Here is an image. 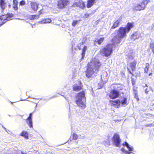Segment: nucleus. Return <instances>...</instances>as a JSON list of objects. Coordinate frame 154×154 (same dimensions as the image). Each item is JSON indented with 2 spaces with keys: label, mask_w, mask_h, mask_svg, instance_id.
I'll list each match as a JSON object with an SVG mask.
<instances>
[{
  "label": "nucleus",
  "mask_w": 154,
  "mask_h": 154,
  "mask_svg": "<svg viewBox=\"0 0 154 154\" xmlns=\"http://www.w3.org/2000/svg\"><path fill=\"white\" fill-rule=\"evenodd\" d=\"M75 5L82 9H83L85 7L84 2L82 0H78L75 2Z\"/></svg>",
  "instance_id": "11"
},
{
  "label": "nucleus",
  "mask_w": 154,
  "mask_h": 154,
  "mask_svg": "<svg viewBox=\"0 0 154 154\" xmlns=\"http://www.w3.org/2000/svg\"><path fill=\"white\" fill-rule=\"evenodd\" d=\"M120 95L119 91L116 90H111L109 95V97L111 99H114L119 97Z\"/></svg>",
  "instance_id": "7"
},
{
  "label": "nucleus",
  "mask_w": 154,
  "mask_h": 154,
  "mask_svg": "<svg viewBox=\"0 0 154 154\" xmlns=\"http://www.w3.org/2000/svg\"><path fill=\"white\" fill-rule=\"evenodd\" d=\"M32 17H34L35 19H38L39 17V15H33Z\"/></svg>",
  "instance_id": "32"
},
{
  "label": "nucleus",
  "mask_w": 154,
  "mask_h": 154,
  "mask_svg": "<svg viewBox=\"0 0 154 154\" xmlns=\"http://www.w3.org/2000/svg\"><path fill=\"white\" fill-rule=\"evenodd\" d=\"M122 151L124 152H125L126 154H129V153H130L128 151L125 150H124L123 149H122Z\"/></svg>",
  "instance_id": "35"
},
{
  "label": "nucleus",
  "mask_w": 154,
  "mask_h": 154,
  "mask_svg": "<svg viewBox=\"0 0 154 154\" xmlns=\"http://www.w3.org/2000/svg\"><path fill=\"white\" fill-rule=\"evenodd\" d=\"M78 21L77 20H74L72 23V25L73 26H75L78 23Z\"/></svg>",
  "instance_id": "28"
},
{
  "label": "nucleus",
  "mask_w": 154,
  "mask_h": 154,
  "mask_svg": "<svg viewBox=\"0 0 154 154\" xmlns=\"http://www.w3.org/2000/svg\"><path fill=\"white\" fill-rule=\"evenodd\" d=\"M136 65V62H134L132 63H130L129 65V67H128V71H129V72L132 74V72L130 70V69H131V70L133 71L134 70L135 68V66Z\"/></svg>",
  "instance_id": "12"
},
{
  "label": "nucleus",
  "mask_w": 154,
  "mask_h": 154,
  "mask_svg": "<svg viewBox=\"0 0 154 154\" xmlns=\"http://www.w3.org/2000/svg\"><path fill=\"white\" fill-rule=\"evenodd\" d=\"M133 27L132 24L128 23L126 27H120L117 31V35L112 40L113 44L120 43L122 38L126 36V33L129 31Z\"/></svg>",
  "instance_id": "2"
},
{
  "label": "nucleus",
  "mask_w": 154,
  "mask_h": 154,
  "mask_svg": "<svg viewBox=\"0 0 154 154\" xmlns=\"http://www.w3.org/2000/svg\"><path fill=\"white\" fill-rule=\"evenodd\" d=\"M26 122L30 128L32 127V119L27 118Z\"/></svg>",
  "instance_id": "18"
},
{
  "label": "nucleus",
  "mask_w": 154,
  "mask_h": 154,
  "mask_svg": "<svg viewBox=\"0 0 154 154\" xmlns=\"http://www.w3.org/2000/svg\"><path fill=\"white\" fill-rule=\"evenodd\" d=\"M140 36V34L138 32H134L131 36V39L134 41L135 40L138 38Z\"/></svg>",
  "instance_id": "13"
},
{
  "label": "nucleus",
  "mask_w": 154,
  "mask_h": 154,
  "mask_svg": "<svg viewBox=\"0 0 154 154\" xmlns=\"http://www.w3.org/2000/svg\"><path fill=\"white\" fill-rule=\"evenodd\" d=\"M17 1L16 0H13V6L14 9L17 10L18 9L17 8Z\"/></svg>",
  "instance_id": "21"
},
{
  "label": "nucleus",
  "mask_w": 154,
  "mask_h": 154,
  "mask_svg": "<svg viewBox=\"0 0 154 154\" xmlns=\"http://www.w3.org/2000/svg\"><path fill=\"white\" fill-rule=\"evenodd\" d=\"M120 22V20L119 19L117 20L116 21H115L113 24L112 28V29H114L117 27L119 25V23Z\"/></svg>",
  "instance_id": "20"
},
{
  "label": "nucleus",
  "mask_w": 154,
  "mask_h": 154,
  "mask_svg": "<svg viewBox=\"0 0 154 154\" xmlns=\"http://www.w3.org/2000/svg\"><path fill=\"white\" fill-rule=\"evenodd\" d=\"M42 10H40L39 11V14H41L42 13Z\"/></svg>",
  "instance_id": "39"
},
{
  "label": "nucleus",
  "mask_w": 154,
  "mask_h": 154,
  "mask_svg": "<svg viewBox=\"0 0 154 154\" xmlns=\"http://www.w3.org/2000/svg\"><path fill=\"white\" fill-rule=\"evenodd\" d=\"M9 8L10 7H11V5H9Z\"/></svg>",
  "instance_id": "45"
},
{
  "label": "nucleus",
  "mask_w": 154,
  "mask_h": 154,
  "mask_svg": "<svg viewBox=\"0 0 154 154\" xmlns=\"http://www.w3.org/2000/svg\"><path fill=\"white\" fill-rule=\"evenodd\" d=\"M90 14H88V13L85 14V17L86 18L88 17L89 16V15H90Z\"/></svg>",
  "instance_id": "34"
},
{
  "label": "nucleus",
  "mask_w": 154,
  "mask_h": 154,
  "mask_svg": "<svg viewBox=\"0 0 154 154\" xmlns=\"http://www.w3.org/2000/svg\"><path fill=\"white\" fill-rule=\"evenodd\" d=\"M25 4V2L23 0H22L20 2V5H24Z\"/></svg>",
  "instance_id": "30"
},
{
  "label": "nucleus",
  "mask_w": 154,
  "mask_h": 154,
  "mask_svg": "<svg viewBox=\"0 0 154 154\" xmlns=\"http://www.w3.org/2000/svg\"><path fill=\"white\" fill-rule=\"evenodd\" d=\"M83 43L82 42V43H80L78 44L77 47L79 50H80L81 49V46L82 45H83Z\"/></svg>",
  "instance_id": "31"
},
{
  "label": "nucleus",
  "mask_w": 154,
  "mask_h": 154,
  "mask_svg": "<svg viewBox=\"0 0 154 154\" xmlns=\"http://www.w3.org/2000/svg\"><path fill=\"white\" fill-rule=\"evenodd\" d=\"M86 98L84 92H80L76 96L75 102L78 106L84 108L86 107Z\"/></svg>",
  "instance_id": "3"
},
{
  "label": "nucleus",
  "mask_w": 154,
  "mask_h": 154,
  "mask_svg": "<svg viewBox=\"0 0 154 154\" xmlns=\"http://www.w3.org/2000/svg\"><path fill=\"white\" fill-rule=\"evenodd\" d=\"M152 74V73H150L149 74V76H150V75H151Z\"/></svg>",
  "instance_id": "44"
},
{
  "label": "nucleus",
  "mask_w": 154,
  "mask_h": 154,
  "mask_svg": "<svg viewBox=\"0 0 154 154\" xmlns=\"http://www.w3.org/2000/svg\"><path fill=\"white\" fill-rule=\"evenodd\" d=\"M112 45L111 44H109L100 50L101 53L106 57H108L110 55L112 51Z\"/></svg>",
  "instance_id": "5"
},
{
  "label": "nucleus",
  "mask_w": 154,
  "mask_h": 154,
  "mask_svg": "<svg viewBox=\"0 0 154 154\" xmlns=\"http://www.w3.org/2000/svg\"><path fill=\"white\" fill-rule=\"evenodd\" d=\"M101 65L98 59L96 58H93L90 62L88 63L87 66V70L86 71V76L89 78L94 73H97Z\"/></svg>",
  "instance_id": "1"
},
{
  "label": "nucleus",
  "mask_w": 154,
  "mask_h": 154,
  "mask_svg": "<svg viewBox=\"0 0 154 154\" xmlns=\"http://www.w3.org/2000/svg\"><path fill=\"white\" fill-rule=\"evenodd\" d=\"M149 63H146V67L144 69V72L145 73H147L148 69L149 68Z\"/></svg>",
  "instance_id": "26"
},
{
  "label": "nucleus",
  "mask_w": 154,
  "mask_h": 154,
  "mask_svg": "<svg viewBox=\"0 0 154 154\" xmlns=\"http://www.w3.org/2000/svg\"><path fill=\"white\" fill-rule=\"evenodd\" d=\"M0 6L2 10H4L6 8V3L3 0H0Z\"/></svg>",
  "instance_id": "19"
},
{
  "label": "nucleus",
  "mask_w": 154,
  "mask_h": 154,
  "mask_svg": "<svg viewBox=\"0 0 154 154\" xmlns=\"http://www.w3.org/2000/svg\"><path fill=\"white\" fill-rule=\"evenodd\" d=\"M123 145L125 146L129 151H132L133 149V147L132 146L130 147L129 144L127 142H125V144H123Z\"/></svg>",
  "instance_id": "23"
},
{
  "label": "nucleus",
  "mask_w": 154,
  "mask_h": 154,
  "mask_svg": "<svg viewBox=\"0 0 154 154\" xmlns=\"http://www.w3.org/2000/svg\"><path fill=\"white\" fill-rule=\"evenodd\" d=\"M21 136L24 137L26 139L28 138V134L25 131H23L21 134Z\"/></svg>",
  "instance_id": "24"
},
{
  "label": "nucleus",
  "mask_w": 154,
  "mask_h": 154,
  "mask_svg": "<svg viewBox=\"0 0 154 154\" xmlns=\"http://www.w3.org/2000/svg\"><path fill=\"white\" fill-rule=\"evenodd\" d=\"M149 2V1L147 0H143L139 4H135L133 7V9L136 11H140L144 9L146 5Z\"/></svg>",
  "instance_id": "4"
},
{
  "label": "nucleus",
  "mask_w": 154,
  "mask_h": 154,
  "mask_svg": "<svg viewBox=\"0 0 154 154\" xmlns=\"http://www.w3.org/2000/svg\"><path fill=\"white\" fill-rule=\"evenodd\" d=\"M113 140L116 146H119L121 141L119 134H116L114 135Z\"/></svg>",
  "instance_id": "8"
},
{
  "label": "nucleus",
  "mask_w": 154,
  "mask_h": 154,
  "mask_svg": "<svg viewBox=\"0 0 154 154\" xmlns=\"http://www.w3.org/2000/svg\"><path fill=\"white\" fill-rule=\"evenodd\" d=\"M78 137H79V136H78L77 134H75V133L73 134V139H74L76 140L78 138Z\"/></svg>",
  "instance_id": "29"
},
{
  "label": "nucleus",
  "mask_w": 154,
  "mask_h": 154,
  "mask_svg": "<svg viewBox=\"0 0 154 154\" xmlns=\"http://www.w3.org/2000/svg\"><path fill=\"white\" fill-rule=\"evenodd\" d=\"M4 128L5 129V131L6 132H8V131H7L6 130V128Z\"/></svg>",
  "instance_id": "43"
},
{
  "label": "nucleus",
  "mask_w": 154,
  "mask_h": 154,
  "mask_svg": "<svg viewBox=\"0 0 154 154\" xmlns=\"http://www.w3.org/2000/svg\"><path fill=\"white\" fill-rule=\"evenodd\" d=\"M104 38H101L97 41V42L98 44L100 45L103 41Z\"/></svg>",
  "instance_id": "27"
},
{
  "label": "nucleus",
  "mask_w": 154,
  "mask_h": 154,
  "mask_svg": "<svg viewBox=\"0 0 154 154\" xmlns=\"http://www.w3.org/2000/svg\"><path fill=\"white\" fill-rule=\"evenodd\" d=\"M74 91H79L82 89V82L80 81H78L75 83L73 86Z\"/></svg>",
  "instance_id": "9"
},
{
  "label": "nucleus",
  "mask_w": 154,
  "mask_h": 154,
  "mask_svg": "<svg viewBox=\"0 0 154 154\" xmlns=\"http://www.w3.org/2000/svg\"><path fill=\"white\" fill-rule=\"evenodd\" d=\"M151 49H152V51L153 53L154 54V48H152Z\"/></svg>",
  "instance_id": "40"
},
{
  "label": "nucleus",
  "mask_w": 154,
  "mask_h": 154,
  "mask_svg": "<svg viewBox=\"0 0 154 154\" xmlns=\"http://www.w3.org/2000/svg\"><path fill=\"white\" fill-rule=\"evenodd\" d=\"M13 14H8L7 15H3L0 16V19L1 20H10L13 17Z\"/></svg>",
  "instance_id": "10"
},
{
  "label": "nucleus",
  "mask_w": 154,
  "mask_h": 154,
  "mask_svg": "<svg viewBox=\"0 0 154 154\" xmlns=\"http://www.w3.org/2000/svg\"><path fill=\"white\" fill-rule=\"evenodd\" d=\"M21 153L22 154H26V153H25L23 151H22L21 152Z\"/></svg>",
  "instance_id": "42"
},
{
  "label": "nucleus",
  "mask_w": 154,
  "mask_h": 154,
  "mask_svg": "<svg viewBox=\"0 0 154 154\" xmlns=\"http://www.w3.org/2000/svg\"><path fill=\"white\" fill-rule=\"evenodd\" d=\"M32 113H30L29 115V116L28 117V118L32 119Z\"/></svg>",
  "instance_id": "37"
},
{
  "label": "nucleus",
  "mask_w": 154,
  "mask_h": 154,
  "mask_svg": "<svg viewBox=\"0 0 154 154\" xmlns=\"http://www.w3.org/2000/svg\"><path fill=\"white\" fill-rule=\"evenodd\" d=\"M145 93H148V91H147V89H146L145 90Z\"/></svg>",
  "instance_id": "41"
},
{
  "label": "nucleus",
  "mask_w": 154,
  "mask_h": 154,
  "mask_svg": "<svg viewBox=\"0 0 154 154\" xmlns=\"http://www.w3.org/2000/svg\"><path fill=\"white\" fill-rule=\"evenodd\" d=\"M69 3V0H60L58 3V7L61 9L65 8Z\"/></svg>",
  "instance_id": "6"
},
{
  "label": "nucleus",
  "mask_w": 154,
  "mask_h": 154,
  "mask_svg": "<svg viewBox=\"0 0 154 154\" xmlns=\"http://www.w3.org/2000/svg\"><path fill=\"white\" fill-rule=\"evenodd\" d=\"M95 0H88L87 5L88 8H91L94 3Z\"/></svg>",
  "instance_id": "17"
},
{
  "label": "nucleus",
  "mask_w": 154,
  "mask_h": 154,
  "mask_svg": "<svg viewBox=\"0 0 154 154\" xmlns=\"http://www.w3.org/2000/svg\"><path fill=\"white\" fill-rule=\"evenodd\" d=\"M30 5L31 8L33 11H37L38 5V4L35 2H31Z\"/></svg>",
  "instance_id": "15"
},
{
  "label": "nucleus",
  "mask_w": 154,
  "mask_h": 154,
  "mask_svg": "<svg viewBox=\"0 0 154 154\" xmlns=\"http://www.w3.org/2000/svg\"><path fill=\"white\" fill-rule=\"evenodd\" d=\"M30 20H31L35 19V17H32V15L30 17Z\"/></svg>",
  "instance_id": "38"
},
{
  "label": "nucleus",
  "mask_w": 154,
  "mask_h": 154,
  "mask_svg": "<svg viewBox=\"0 0 154 154\" xmlns=\"http://www.w3.org/2000/svg\"><path fill=\"white\" fill-rule=\"evenodd\" d=\"M51 21V19L49 18L45 19H42L39 22V23L41 24H45L47 23H49Z\"/></svg>",
  "instance_id": "16"
},
{
  "label": "nucleus",
  "mask_w": 154,
  "mask_h": 154,
  "mask_svg": "<svg viewBox=\"0 0 154 154\" xmlns=\"http://www.w3.org/2000/svg\"><path fill=\"white\" fill-rule=\"evenodd\" d=\"M110 103L113 105L115 106V107L118 108L121 104V101L119 100L112 101L110 100Z\"/></svg>",
  "instance_id": "14"
},
{
  "label": "nucleus",
  "mask_w": 154,
  "mask_h": 154,
  "mask_svg": "<svg viewBox=\"0 0 154 154\" xmlns=\"http://www.w3.org/2000/svg\"><path fill=\"white\" fill-rule=\"evenodd\" d=\"M84 135H83L82 136H81V135H80V136H79V138H81V139H82V138H84Z\"/></svg>",
  "instance_id": "36"
},
{
  "label": "nucleus",
  "mask_w": 154,
  "mask_h": 154,
  "mask_svg": "<svg viewBox=\"0 0 154 154\" xmlns=\"http://www.w3.org/2000/svg\"><path fill=\"white\" fill-rule=\"evenodd\" d=\"M150 47L151 49L154 48V43H150Z\"/></svg>",
  "instance_id": "33"
},
{
  "label": "nucleus",
  "mask_w": 154,
  "mask_h": 154,
  "mask_svg": "<svg viewBox=\"0 0 154 154\" xmlns=\"http://www.w3.org/2000/svg\"><path fill=\"white\" fill-rule=\"evenodd\" d=\"M87 47L86 46H84V47L83 49L82 50V57L81 58L82 59H83L84 58V57L85 56V52L87 50Z\"/></svg>",
  "instance_id": "22"
},
{
  "label": "nucleus",
  "mask_w": 154,
  "mask_h": 154,
  "mask_svg": "<svg viewBox=\"0 0 154 154\" xmlns=\"http://www.w3.org/2000/svg\"><path fill=\"white\" fill-rule=\"evenodd\" d=\"M122 105L125 106V105L127 104V99L126 98L123 97L122 100L121 102Z\"/></svg>",
  "instance_id": "25"
}]
</instances>
